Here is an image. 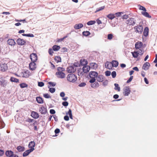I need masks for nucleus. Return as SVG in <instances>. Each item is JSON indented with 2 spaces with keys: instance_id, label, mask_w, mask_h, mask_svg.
<instances>
[{
  "instance_id": "obj_1",
  "label": "nucleus",
  "mask_w": 157,
  "mask_h": 157,
  "mask_svg": "<svg viewBox=\"0 0 157 157\" xmlns=\"http://www.w3.org/2000/svg\"><path fill=\"white\" fill-rule=\"evenodd\" d=\"M67 79L68 81L70 82H74L77 80V77L73 74H70L68 75Z\"/></svg>"
},
{
  "instance_id": "obj_2",
  "label": "nucleus",
  "mask_w": 157,
  "mask_h": 157,
  "mask_svg": "<svg viewBox=\"0 0 157 157\" xmlns=\"http://www.w3.org/2000/svg\"><path fill=\"white\" fill-rule=\"evenodd\" d=\"M90 68V67L89 66L86 65L83 66L82 68L83 71L82 72H81L80 74H79V73H78V75H82L84 73H87L89 71Z\"/></svg>"
},
{
  "instance_id": "obj_3",
  "label": "nucleus",
  "mask_w": 157,
  "mask_h": 157,
  "mask_svg": "<svg viewBox=\"0 0 157 157\" xmlns=\"http://www.w3.org/2000/svg\"><path fill=\"white\" fill-rule=\"evenodd\" d=\"M136 20L132 17L129 18L126 21V23L129 25H134L136 23Z\"/></svg>"
},
{
  "instance_id": "obj_4",
  "label": "nucleus",
  "mask_w": 157,
  "mask_h": 157,
  "mask_svg": "<svg viewBox=\"0 0 157 157\" xmlns=\"http://www.w3.org/2000/svg\"><path fill=\"white\" fill-rule=\"evenodd\" d=\"M123 94L124 96H128L131 92L129 86H126L123 89Z\"/></svg>"
},
{
  "instance_id": "obj_5",
  "label": "nucleus",
  "mask_w": 157,
  "mask_h": 157,
  "mask_svg": "<svg viewBox=\"0 0 157 157\" xmlns=\"http://www.w3.org/2000/svg\"><path fill=\"white\" fill-rule=\"evenodd\" d=\"M134 29H136L135 32L141 34L143 32V28L142 25H139L135 26Z\"/></svg>"
},
{
  "instance_id": "obj_6",
  "label": "nucleus",
  "mask_w": 157,
  "mask_h": 157,
  "mask_svg": "<svg viewBox=\"0 0 157 157\" xmlns=\"http://www.w3.org/2000/svg\"><path fill=\"white\" fill-rule=\"evenodd\" d=\"M30 57L32 62H36L37 59V55L35 53H33L31 54L30 55Z\"/></svg>"
},
{
  "instance_id": "obj_7",
  "label": "nucleus",
  "mask_w": 157,
  "mask_h": 157,
  "mask_svg": "<svg viewBox=\"0 0 157 157\" xmlns=\"http://www.w3.org/2000/svg\"><path fill=\"white\" fill-rule=\"evenodd\" d=\"M8 69L7 65L6 63H1L0 64V71H5Z\"/></svg>"
},
{
  "instance_id": "obj_8",
  "label": "nucleus",
  "mask_w": 157,
  "mask_h": 157,
  "mask_svg": "<svg viewBox=\"0 0 157 157\" xmlns=\"http://www.w3.org/2000/svg\"><path fill=\"white\" fill-rule=\"evenodd\" d=\"M7 81L3 78H0V85L1 86L4 87L6 86L7 84Z\"/></svg>"
},
{
  "instance_id": "obj_9",
  "label": "nucleus",
  "mask_w": 157,
  "mask_h": 157,
  "mask_svg": "<svg viewBox=\"0 0 157 157\" xmlns=\"http://www.w3.org/2000/svg\"><path fill=\"white\" fill-rule=\"evenodd\" d=\"M76 70V68L73 66H70L67 69L68 73H72L74 72Z\"/></svg>"
},
{
  "instance_id": "obj_10",
  "label": "nucleus",
  "mask_w": 157,
  "mask_h": 157,
  "mask_svg": "<svg viewBox=\"0 0 157 157\" xmlns=\"http://www.w3.org/2000/svg\"><path fill=\"white\" fill-rule=\"evenodd\" d=\"M17 44L19 45H24L26 43L25 41L24 40L20 38L17 39Z\"/></svg>"
},
{
  "instance_id": "obj_11",
  "label": "nucleus",
  "mask_w": 157,
  "mask_h": 157,
  "mask_svg": "<svg viewBox=\"0 0 157 157\" xmlns=\"http://www.w3.org/2000/svg\"><path fill=\"white\" fill-rule=\"evenodd\" d=\"M35 143L34 141H31L29 143L28 147L30 148L29 150H31L33 151L34 150V147L35 146Z\"/></svg>"
},
{
  "instance_id": "obj_12",
  "label": "nucleus",
  "mask_w": 157,
  "mask_h": 157,
  "mask_svg": "<svg viewBox=\"0 0 157 157\" xmlns=\"http://www.w3.org/2000/svg\"><path fill=\"white\" fill-rule=\"evenodd\" d=\"M56 75H57V77L59 78H63L65 77V75L64 73L63 72H57L56 73Z\"/></svg>"
},
{
  "instance_id": "obj_13",
  "label": "nucleus",
  "mask_w": 157,
  "mask_h": 157,
  "mask_svg": "<svg viewBox=\"0 0 157 157\" xmlns=\"http://www.w3.org/2000/svg\"><path fill=\"white\" fill-rule=\"evenodd\" d=\"M98 75V72L95 71H91L89 73V75L90 78L95 77V78Z\"/></svg>"
},
{
  "instance_id": "obj_14",
  "label": "nucleus",
  "mask_w": 157,
  "mask_h": 157,
  "mask_svg": "<svg viewBox=\"0 0 157 157\" xmlns=\"http://www.w3.org/2000/svg\"><path fill=\"white\" fill-rule=\"evenodd\" d=\"M39 111L42 114H45L47 112V109L44 106H42L40 108Z\"/></svg>"
},
{
  "instance_id": "obj_15",
  "label": "nucleus",
  "mask_w": 157,
  "mask_h": 157,
  "mask_svg": "<svg viewBox=\"0 0 157 157\" xmlns=\"http://www.w3.org/2000/svg\"><path fill=\"white\" fill-rule=\"evenodd\" d=\"M150 66V63L147 62L145 63L142 67V69L144 70L147 71L149 69V68Z\"/></svg>"
},
{
  "instance_id": "obj_16",
  "label": "nucleus",
  "mask_w": 157,
  "mask_h": 157,
  "mask_svg": "<svg viewBox=\"0 0 157 157\" xmlns=\"http://www.w3.org/2000/svg\"><path fill=\"white\" fill-rule=\"evenodd\" d=\"M36 64L35 62H32L29 64V68L31 70L33 71L36 68Z\"/></svg>"
},
{
  "instance_id": "obj_17",
  "label": "nucleus",
  "mask_w": 157,
  "mask_h": 157,
  "mask_svg": "<svg viewBox=\"0 0 157 157\" xmlns=\"http://www.w3.org/2000/svg\"><path fill=\"white\" fill-rule=\"evenodd\" d=\"M31 116L34 118L36 119L38 118L39 117L38 113L35 111H32L31 114Z\"/></svg>"
},
{
  "instance_id": "obj_18",
  "label": "nucleus",
  "mask_w": 157,
  "mask_h": 157,
  "mask_svg": "<svg viewBox=\"0 0 157 157\" xmlns=\"http://www.w3.org/2000/svg\"><path fill=\"white\" fill-rule=\"evenodd\" d=\"M96 78L97 80L99 82H102L104 80V77L101 75H98Z\"/></svg>"
},
{
  "instance_id": "obj_19",
  "label": "nucleus",
  "mask_w": 157,
  "mask_h": 157,
  "mask_svg": "<svg viewBox=\"0 0 157 157\" xmlns=\"http://www.w3.org/2000/svg\"><path fill=\"white\" fill-rule=\"evenodd\" d=\"M21 75H22V77L24 78H28L30 75L29 72L28 71H23L21 73Z\"/></svg>"
},
{
  "instance_id": "obj_20",
  "label": "nucleus",
  "mask_w": 157,
  "mask_h": 157,
  "mask_svg": "<svg viewBox=\"0 0 157 157\" xmlns=\"http://www.w3.org/2000/svg\"><path fill=\"white\" fill-rule=\"evenodd\" d=\"M7 42L8 44L11 46L14 45L16 44V42L14 40L12 39H9L8 40Z\"/></svg>"
},
{
  "instance_id": "obj_21",
  "label": "nucleus",
  "mask_w": 157,
  "mask_h": 157,
  "mask_svg": "<svg viewBox=\"0 0 157 157\" xmlns=\"http://www.w3.org/2000/svg\"><path fill=\"white\" fill-rule=\"evenodd\" d=\"M148 28L147 27H145L144 29L143 32V34L144 36L145 37L147 36L148 35Z\"/></svg>"
},
{
  "instance_id": "obj_22",
  "label": "nucleus",
  "mask_w": 157,
  "mask_h": 157,
  "mask_svg": "<svg viewBox=\"0 0 157 157\" xmlns=\"http://www.w3.org/2000/svg\"><path fill=\"white\" fill-rule=\"evenodd\" d=\"M90 68L93 69H96L98 67V65L95 63H90Z\"/></svg>"
},
{
  "instance_id": "obj_23",
  "label": "nucleus",
  "mask_w": 157,
  "mask_h": 157,
  "mask_svg": "<svg viewBox=\"0 0 157 157\" xmlns=\"http://www.w3.org/2000/svg\"><path fill=\"white\" fill-rule=\"evenodd\" d=\"M83 26V25L81 23L76 24L74 25V28L76 29H78L82 28Z\"/></svg>"
},
{
  "instance_id": "obj_24",
  "label": "nucleus",
  "mask_w": 157,
  "mask_h": 157,
  "mask_svg": "<svg viewBox=\"0 0 157 157\" xmlns=\"http://www.w3.org/2000/svg\"><path fill=\"white\" fill-rule=\"evenodd\" d=\"M13 152L10 150L7 151L5 153L7 157H10L13 154Z\"/></svg>"
},
{
  "instance_id": "obj_25",
  "label": "nucleus",
  "mask_w": 157,
  "mask_h": 157,
  "mask_svg": "<svg viewBox=\"0 0 157 157\" xmlns=\"http://www.w3.org/2000/svg\"><path fill=\"white\" fill-rule=\"evenodd\" d=\"M16 149L19 152H23L25 150V147L23 146H19L17 147Z\"/></svg>"
},
{
  "instance_id": "obj_26",
  "label": "nucleus",
  "mask_w": 157,
  "mask_h": 157,
  "mask_svg": "<svg viewBox=\"0 0 157 157\" xmlns=\"http://www.w3.org/2000/svg\"><path fill=\"white\" fill-rule=\"evenodd\" d=\"M32 152V151L31 150L28 149L26 151L23 153V157L26 156Z\"/></svg>"
},
{
  "instance_id": "obj_27",
  "label": "nucleus",
  "mask_w": 157,
  "mask_h": 157,
  "mask_svg": "<svg viewBox=\"0 0 157 157\" xmlns=\"http://www.w3.org/2000/svg\"><path fill=\"white\" fill-rule=\"evenodd\" d=\"M135 45L136 48L139 49L142 46L143 43L142 42H138L136 43Z\"/></svg>"
},
{
  "instance_id": "obj_28",
  "label": "nucleus",
  "mask_w": 157,
  "mask_h": 157,
  "mask_svg": "<svg viewBox=\"0 0 157 157\" xmlns=\"http://www.w3.org/2000/svg\"><path fill=\"white\" fill-rule=\"evenodd\" d=\"M112 67H116L118 66L119 64L118 62L116 60H113L111 62Z\"/></svg>"
},
{
  "instance_id": "obj_29",
  "label": "nucleus",
  "mask_w": 157,
  "mask_h": 157,
  "mask_svg": "<svg viewBox=\"0 0 157 157\" xmlns=\"http://www.w3.org/2000/svg\"><path fill=\"white\" fill-rule=\"evenodd\" d=\"M36 100L37 102L39 104H42L43 100L42 98L40 97H37L36 98Z\"/></svg>"
},
{
  "instance_id": "obj_30",
  "label": "nucleus",
  "mask_w": 157,
  "mask_h": 157,
  "mask_svg": "<svg viewBox=\"0 0 157 157\" xmlns=\"http://www.w3.org/2000/svg\"><path fill=\"white\" fill-rule=\"evenodd\" d=\"M87 61L84 59H81L80 60V63L82 66H85L87 64Z\"/></svg>"
},
{
  "instance_id": "obj_31",
  "label": "nucleus",
  "mask_w": 157,
  "mask_h": 157,
  "mask_svg": "<svg viewBox=\"0 0 157 157\" xmlns=\"http://www.w3.org/2000/svg\"><path fill=\"white\" fill-rule=\"evenodd\" d=\"M10 80L11 82L18 83L19 82V80L18 79L16 78L13 77H11L10 78Z\"/></svg>"
},
{
  "instance_id": "obj_32",
  "label": "nucleus",
  "mask_w": 157,
  "mask_h": 157,
  "mask_svg": "<svg viewBox=\"0 0 157 157\" xmlns=\"http://www.w3.org/2000/svg\"><path fill=\"white\" fill-rule=\"evenodd\" d=\"M142 14L144 16L147 17L149 18H151V16L149 15V13L146 12V11H142Z\"/></svg>"
},
{
  "instance_id": "obj_33",
  "label": "nucleus",
  "mask_w": 157,
  "mask_h": 157,
  "mask_svg": "<svg viewBox=\"0 0 157 157\" xmlns=\"http://www.w3.org/2000/svg\"><path fill=\"white\" fill-rule=\"evenodd\" d=\"M60 48V47L59 46L57 45H54L52 47V49L55 51H58Z\"/></svg>"
},
{
  "instance_id": "obj_34",
  "label": "nucleus",
  "mask_w": 157,
  "mask_h": 157,
  "mask_svg": "<svg viewBox=\"0 0 157 157\" xmlns=\"http://www.w3.org/2000/svg\"><path fill=\"white\" fill-rule=\"evenodd\" d=\"M132 56L135 58H137L138 56L139 53L138 51H135L133 52H132Z\"/></svg>"
},
{
  "instance_id": "obj_35",
  "label": "nucleus",
  "mask_w": 157,
  "mask_h": 157,
  "mask_svg": "<svg viewBox=\"0 0 157 157\" xmlns=\"http://www.w3.org/2000/svg\"><path fill=\"white\" fill-rule=\"evenodd\" d=\"M107 17L110 20H112L115 17V15L112 13H110L107 16Z\"/></svg>"
},
{
  "instance_id": "obj_36",
  "label": "nucleus",
  "mask_w": 157,
  "mask_h": 157,
  "mask_svg": "<svg viewBox=\"0 0 157 157\" xmlns=\"http://www.w3.org/2000/svg\"><path fill=\"white\" fill-rule=\"evenodd\" d=\"M54 59L55 61L57 62V63L61 62V58L60 56H59L55 57Z\"/></svg>"
},
{
  "instance_id": "obj_37",
  "label": "nucleus",
  "mask_w": 157,
  "mask_h": 157,
  "mask_svg": "<svg viewBox=\"0 0 157 157\" xmlns=\"http://www.w3.org/2000/svg\"><path fill=\"white\" fill-rule=\"evenodd\" d=\"M114 85L115 86L114 88V89L115 90H117L118 91H120V88L118 84L117 83H115L114 84Z\"/></svg>"
},
{
  "instance_id": "obj_38",
  "label": "nucleus",
  "mask_w": 157,
  "mask_h": 157,
  "mask_svg": "<svg viewBox=\"0 0 157 157\" xmlns=\"http://www.w3.org/2000/svg\"><path fill=\"white\" fill-rule=\"evenodd\" d=\"M82 34L83 35L87 36H89L90 34V33L88 31H84L82 32Z\"/></svg>"
},
{
  "instance_id": "obj_39",
  "label": "nucleus",
  "mask_w": 157,
  "mask_h": 157,
  "mask_svg": "<svg viewBox=\"0 0 157 157\" xmlns=\"http://www.w3.org/2000/svg\"><path fill=\"white\" fill-rule=\"evenodd\" d=\"M23 36L29 37H33L34 35L33 34H22Z\"/></svg>"
},
{
  "instance_id": "obj_40",
  "label": "nucleus",
  "mask_w": 157,
  "mask_h": 157,
  "mask_svg": "<svg viewBox=\"0 0 157 157\" xmlns=\"http://www.w3.org/2000/svg\"><path fill=\"white\" fill-rule=\"evenodd\" d=\"M20 86L21 88H23L25 87H27L28 86V85L25 83H21L20 84Z\"/></svg>"
},
{
  "instance_id": "obj_41",
  "label": "nucleus",
  "mask_w": 157,
  "mask_h": 157,
  "mask_svg": "<svg viewBox=\"0 0 157 157\" xmlns=\"http://www.w3.org/2000/svg\"><path fill=\"white\" fill-rule=\"evenodd\" d=\"M96 23V21H90L87 22V24L88 25H92Z\"/></svg>"
},
{
  "instance_id": "obj_42",
  "label": "nucleus",
  "mask_w": 157,
  "mask_h": 157,
  "mask_svg": "<svg viewBox=\"0 0 157 157\" xmlns=\"http://www.w3.org/2000/svg\"><path fill=\"white\" fill-rule=\"evenodd\" d=\"M105 7V6H103L100 7L99 8H97L96 9V10L95 11V13H96L98 12H99L101 10H103V9H104Z\"/></svg>"
},
{
  "instance_id": "obj_43",
  "label": "nucleus",
  "mask_w": 157,
  "mask_h": 157,
  "mask_svg": "<svg viewBox=\"0 0 157 157\" xmlns=\"http://www.w3.org/2000/svg\"><path fill=\"white\" fill-rule=\"evenodd\" d=\"M48 88H49V91L50 92L52 93H54L56 91V89L54 88H49V87H48Z\"/></svg>"
},
{
  "instance_id": "obj_44",
  "label": "nucleus",
  "mask_w": 157,
  "mask_h": 157,
  "mask_svg": "<svg viewBox=\"0 0 157 157\" xmlns=\"http://www.w3.org/2000/svg\"><path fill=\"white\" fill-rule=\"evenodd\" d=\"M138 7H139V9L140 10H143L144 11H146V8L140 5H139Z\"/></svg>"
},
{
  "instance_id": "obj_45",
  "label": "nucleus",
  "mask_w": 157,
  "mask_h": 157,
  "mask_svg": "<svg viewBox=\"0 0 157 157\" xmlns=\"http://www.w3.org/2000/svg\"><path fill=\"white\" fill-rule=\"evenodd\" d=\"M57 70L58 71V72H63V71H65V69L64 68L62 67H58L57 68Z\"/></svg>"
},
{
  "instance_id": "obj_46",
  "label": "nucleus",
  "mask_w": 157,
  "mask_h": 157,
  "mask_svg": "<svg viewBox=\"0 0 157 157\" xmlns=\"http://www.w3.org/2000/svg\"><path fill=\"white\" fill-rule=\"evenodd\" d=\"M90 78H91V79L89 81V82L90 83H92L94 82H95L96 79L95 78V77L92 78V77Z\"/></svg>"
},
{
  "instance_id": "obj_47",
  "label": "nucleus",
  "mask_w": 157,
  "mask_h": 157,
  "mask_svg": "<svg viewBox=\"0 0 157 157\" xmlns=\"http://www.w3.org/2000/svg\"><path fill=\"white\" fill-rule=\"evenodd\" d=\"M26 122H29V123L33 122V121H34L35 120L33 119H31L29 118H28L26 119L25 120Z\"/></svg>"
},
{
  "instance_id": "obj_48",
  "label": "nucleus",
  "mask_w": 157,
  "mask_h": 157,
  "mask_svg": "<svg viewBox=\"0 0 157 157\" xmlns=\"http://www.w3.org/2000/svg\"><path fill=\"white\" fill-rule=\"evenodd\" d=\"M43 96L45 98H51V96H50L48 94H43Z\"/></svg>"
},
{
  "instance_id": "obj_49",
  "label": "nucleus",
  "mask_w": 157,
  "mask_h": 157,
  "mask_svg": "<svg viewBox=\"0 0 157 157\" xmlns=\"http://www.w3.org/2000/svg\"><path fill=\"white\" fill-rule=\"evenodd\" d=\"M113 35L112 34H109L108 35L107 38L109 40H111L113 38Z\"/></svg>"
},
{
  "instance_id": "obj_50",
  "label": "nucleus",
  "mask_w": 157,
  "mask_h": 157,
  "mask_svg": "<svg viewBox=\"0 0 157 157\" xmlns=\"http://www.w3.org/2000/svg\"><path fill=\"white\" fill-rule=\"evenodd\" d=\"M38 85L40 87H42L44 85V83L42 82H38Z\"/></svg>"
},
{
  "instance_id": "obj_51",
  "label": "nucleus",
  "mask_w": 157,
  "mask_h": 157,
  "mask_svg": "<svg viewBox=\"0 0 157 157\" xmlns=\"http://www.w3.org/2000/svg\"><path fill=\"white\" fill-rule=\"evenodd\" d=\"M48 83L52 86H54L56 85V83L52 82H49Z\"/></svg>"
},
{
  "instance_id": "obj_52",
  "label": "nucleus",
  "mask_w": 157,
  "mask_h": 157,
  "mask_svg": "<svg viewBox=\"0 0 157 157\" xmlns=\"http://www.w3.org/2000/svg\"><path fill=\"white\" fill-rule=\"evenodd\" d=\"M62 104L63 106L67 107L68 105V103L67 101H64L62 102Z\"/></svg>"
},
{
  "instance_id": "obj_53",
  "label": "nucleus",
  "mask_w": 157,
  "mask_h": 157,
  "mask_svg": "<svg viewBox=\"0 0 157 157\" xmlns=\"http://www.w3.org/2000/svg\"><path fill=\"white\" fill-rule=\"evenodd\" d=\"M111 75L112 78H115L116 76V73L115 71H113L112 72Z\"/></svg>"
},
{
  "instance_id": "obj_54",
  "label": "nucleus",
  "mask_w": 157,
  "mask_h": 157,
  "mask_svg": "<svg viewBox=\"0 0 157 157\" xmlns=\"http://www.w3.org/2000/svg\"><path fill=\"white\" fill-rule=\"evenodd\" d=\"M86 85V84L85 82H83L79 84L78 86L80 87H83L85 86Z\"/></svg>"
},
{
  "instance_id": "obj_55",
  "label": "nucleus",
  "mask_w": 157,
  "mask_h": 157,
  "mask_svg": "<svg viewBox=\"0 0 157 157\" xmlns=\"http://www.w3.org/2000/svg\"><path fill=\"white\" fill-rule=\"evenodd\" d=\"M105 75L107 76H109L110 75L111 72L110 71H107L105 72Z\"/></svg>"
},
{
  "instance_id": "obj_56",
  "label": "nucleus",
  "mask_w": 157,
  "mask_h": 157,
  "mask_svg": "<svg viewBox=\"0 0 157 157\" xmlns=\"http://www.w3.org/2000/svg\"><path fill=\"white\" fill-rule=\"evenodd\" d=\"M133 78V76H131L130 78L128 79V80L127 81V83H129L132 80Z\"/></svg>"
},
{
  "instance_id": "obj_57",
  "label": "nucleus",
  "mask_w": 157,
  "mask_h": 157,
  "mask_svg": "<svg viewBox=\"0 0 157 157\" xmlns=\"http://www.w3.org/2000/svg\"><path fill=\"white\" fill-rule=\"evenodd\" d=\"M108 84V81L107 80H105L102 83V84L104 86H105L107 85Z\"/></svg>"
},
{
  "instance_id": "obj_58",
  "label": "nucleus",
  "mask_w": 157,
  "mask_h": 157,
  "mask_svg": "<svg viewBox=\"0 0 157 157\" xmlns=\"http://www.w3.org/2000/svg\"><path fill=\"white\" fill-rule=\"evenodd\" d=\"M123 13L121 12H119L117 13H115V15H116V16L119 17L121 15V14H122Z\"/></svg>"
},
{
  "instance_id": "obj_59",
  "label": "nucleus",
  "mask_w": 157,
  "mask_h": 157,
  "mask_svg": "<svg viewBox=\"0 0 157 157\" xmlns=\"http://www.w3.org/2000/svg\"><path fill=\"white\" fill-rule=\"evenodd\" d=\"M66 114L67 115H68L69 116L70 115H72V112H71V109H69V111H68V112L66 113Z\"/></svg>"
},
{
  "instance_id": "obj_60",
  "label": "nucleus",
  "mask_w": 157,
  "mask_h": 157,
  "mask_svg": "<svg viewBox=\"0 0 157 157\" xmlns=\"http://www.w3.org/2000/svg\"><path fill=\"white\" fill-rule=\"evenodd\" d=\"M48 53L50 55H52V54L53 53V52L51 48H49L48 50Z\"/></svg>"
},
{
  "instance_id": "obj_61",
  "label": "nucleus",
  "mask_w": 157,
  "mask_h": 157,
  "mask_svg": "<svg viewBox=\"0 0 157 157\" xmlns=\"http://www.w3.org/2000/svg\"><path fill=\"white\" fill-rule=\"evenodd\" d=\"M50 113L51 114H54L55 113L56 111L55 110L53 109H51L50 110Z\"/></svg>"
},
{
  "instance_id": "obj_62",
  "label": "nucleus",
  "mask_w": 157,
  "mask_h": 157,
  "mask_svg": "<svg viewBox=\"0 0 157 157\" xmlns=\"http://www.w3.org/2000/svg\"><path fill=\"white\" fill-rule=\"evenodd\" d=\"M64 119L65 121H68L69 120V117L67 115L64 116Z\"/></svg>"
},
{
  "instance_id": "obj_63",
  "label": "nucleus",
  "mask_w": 157,
  "mask_h": 157,
  "mask_svg": "<svg viewBox=\"0 0 157 157\" xmlns=\"http://www.w3.org/2000/svg\"><path fill=\"white\" fill-rule=\"evenodd\" d=\"M110 65L109 63H105V67L106 68L108 69H110L111 68V67H109V66Z\"/></svg>"
},
{
  "instance_id": "obj_64",
  "label": "nucleus",
  "mask_w": 157,
  "mask_h": 157,
  "mask_svg": "<svg viewBox=\"0 0 157 157\" xmlns=\"http://www.w3.org/2000/svg\"><path fill=\"white\" fill-rule=\"evenodd\" d=\"M53 116L54 119L55 121H58V117L56 115H53Z\"/></svg>"
}]
</instances>
